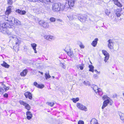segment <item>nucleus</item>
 Segmentation results:
<instances>
[{
  "mask_svg": "<svg viewBox=\"0 0 124 124\" xmlns=\"http://www.w3.org/2000/svg\"><path fill=\"white\" fill-rule=\"evenodd\" d=\"M56 20L58 21H59V22H62V20L61 19H58V18L56 19Z\"/></svg>",
  "mask_w": 124,
  "mask_h": 124,
  "instance_id": "603ef678",
  "label": "nucleus"
},
{
  "mask_svg": "<svg viewBox=\"0 0 124 124\" xmlns=\"http://www.w3.org/2000/svg\"><path fill=\"white\" fill-rule=\"evenodd\" d=\"M93 77L95 78H97L98 77V76L96 74H95L93 75Z\"/></svg>",
  "mask_w": 124,
  "mask_h": 124,
  "instance_id": "5fc2aeb1",
  "label": "nucleus"
},
{
  "mask_svg": "<svg viewBox=\"0 0 124 124\" xmlns=\"http://www.w3.org/2000/svg\"><path fill=\"white\" fill-rule=\"evenodd\" d=\"M107 42L108 43V47L111 49H113L114 42L112 40L109 39L108 40Z\"/></svg>",
  "mask_w": 124,
  "mask_h": 124,
  "instance_id": "6e6552de",
  "label": "nucleus"
},
{
  "mask_svg": "<svg viewBox=\"0 0 124 124\" xmlns=\"http://www.w3.org/2000/svg\"><path fill=\"white\" fill-rule=\"evenodd\" d=\"M42 26L44 28H48L49 27L48 24L47 23L45 22Z\"/></svg>",
  "mask_w": 124,
  "mask_h": 124,
  "instance_id": "c85d7f7f",
  "label": "nucleus"
},
{
  "mask_svg": "<svg viewBox=\"0 0 124 124\" xmlns=\"http://www.w3.org/2000/svg\"><path fill=\"white\" fill-rule=\"evenodd\" d=\"M56 19L54 17H51L49 19V20L51 22H54L55 21Z\"/></svg>",
  "mask_w": 124,
  "mask_h": 124,
  "instance_id": "f704fd0d",
  "label": "nucleus"
},
{
  "mask_svg": "<svg viewBox=\"0 0 124 124\" xmlns=\"http://www.w3.org/2000/svg\"><path fill=\"white\" fill-rule=\"evenodd\" d=\"M72 100L75 103L79 100V98H73Z\"/></svg>",
  "mask_w": 124,
  "mask_h": 124,
  "instance_id": "c9c22d12",
  "label": "nucleus"
},
{
  "mask_svg": "<svg viewBox=\"0 0 124 124\" xmlns=\"http://www.w3.org/2000/svg\"><path fill=\"white\" fill-rule=\"evenodd\" d=\"M81 44L79 45L80 47L81 48H84V46L83 44L81 42Z\"/></svg>",
  "mask_w": 124,
  "mask_h": 124,
  "instance_id": "a18cd8bd",
  "label": "nucleus"
},
{
  "mask_svg": "<svg viewBox=\"0 0 124 124\" xmlns=\"http://www.w3.org/2000/svg\"><path fill=\"white\" fill-rule=\"evenodd\" d=\"M27 118L29 120L31 119L32 116V115L31 112L29 111H27L26 113Z\"/></svg>",
  "mask_w": 124,
  "mask_h": 124,
  "instance_id": "9b49d317",
  "label": "nucleus"
},
{
  "mask_svg": "<svg viewBox=\"0 0 124 124\" xmlns=\"http://www.w3.org/2000/svg\"><path fill=\"white\" fill-rule=\"evenodd\" d=\"M108 97L107 95H104L103 96L102 99L103 100H105L106 99H107Z\"/></svg>",
  "mask_w": 124,
  "mask_h": 124,
  "instance_id": "09e8293b",
  "label": "nucleus"
},
{
  "mask_svg": "<svg viewBox=\"0 0 124 124\" xmlns=\"http://www.w3.org/2000/svg\"><path fill=\"white\" fill-rule=\"evenodd\" d=\"M1 65L3 67H5L6 68H8L9 67V65L8 64L6 63L5 62H3V64H1Z\"/></svg>",
  "mask_w": 124,
  "mask_h": 124,
  "instance_id": "bb28decb",
  "label": "nucleus"
},
{
  "mask_svg": "<svg viewBox=\"0 0 124 124\" xmlns=\"http://www.w3.org/2000/svg\"><path fill=\"white\" fill-rule=\"evenodd\" d=\"M84 122L81 120H79L78 121V124H84Z\"/></svg>",
  "mask_w": 124,
  "mask_h": 124,
  "instance_id": "49530a36",
  "label": "nucleus"
},
{
  "mask_svg": "<svg viewBox=\"0 0 124 124\" xmlns=\"http://www.w3.org/2000/svg\"><path fill=\"white\" fill-rule=\"evenodd\" d=\"M45 76L46 79H49L51 77V76L49 75V73H47V72L45 73Z\"/></svg>",
  "mask_w": 124,
  "mask_h": 124,
  "instance_id": "2f4dec72",
  "label": "nucleus"
},
{
  "mask_svg": "<svg viewBox=\"0 0 124 124\" xmlns=\"http://www.w3.org/2000/svg\"><path fill=\"white\" fill-rule=\"evenodd\" d=\"M91 124H98L97 121L95 119L93 118L91 121Z\"/></svg>",
  "mask_w": 124,
  "mask_h": 124,
  "instance_id": "4be33fe9",
  "label": "nucleus"
},
{
  "mask_svg": "<svg viewBox=\"0 0 124 124\" xmlns=\"http://www.w3.org/2000/svg\"><path fill=\"white\" fill-rule=\"evenodd\" d=\"M103 54L104 55L106 56H108V55H109L108 53L105 50H103L102 51Z\"/></svg>",
  "mask_w": 124,
  "mask_h": 124,
  "instance_id": "72a5a7b5",
  "label": "nucleus"
},
{
  "mask_svg": "<svg viewBox=\"0 0 124 124\" xmlns=\"http://www.w3.org/2000/svg\"><path fill=\"white\" fill-rule=\"evenodd\" d=\"M15 11L18 14L21 15H24L26 13V12L25 11L21 10L19 9L16 10Z\"/></svg>",
  "mask_w": 124,
  "mask_h": 124,
  "instance_id": "4468645a",
  "label": "nucleus"
},
{
  "mask_svg": "<svg viewBox=\"0 0 124 124\" xmlns=\"http://www.w3.org/2000/svg\"><path fill=\"white\" fill-rule=\"evenodd\" d=\"M53 78H54V76H53Z\"/></svg>",
  "mask_w": 124,
  "mask_h": 124,
  "instance_id": "680f3d73",
  "label": "nucleus"
},
{
  "mask_svg": "<svg viewBox=\"0 0 124 124\" xmlns=\"http://www.w3.org/2000/svg\"><path fill=\"white\" fill-rule=\"evenodd\" d=\"M119 115L122 121H124V113L120 112H119Z\"/></svg>",
  "mask_w": 124,
  "mask_h": 124,
  "instance_id": "5701e85b",
  "label": "nucleus"
},
{
  "mask_svg": "<svg viewBox=\"0 0 124 124\" xmlns=\"http://www.w3.org/2000/svg\"><path fill=\"white\" fill-rule=\"evenodd\" d=\"M31 46L33 49L34 53H37V51L36 50V47L37 46V44L35 43H32L31 44Z\"/></svg>",
  "mask_w": 124,
  "mask_h": 124,
  "instance_id": "6ab92c4d",
  "label": "nucleus"
},
{
  "mask_svg": "<svg viewBox=\"0 0 124 124\" xmlns=\"http://www.w3.org/2000/svg\"><path fill=\"white\" fill-rule=\"evenodd\" d=\"M7 21L15 25H21V22L20 21L13 16H11L9 17L8 18Z\"/></svg>",
  "mask_w": 124,
  "mask_h": 124,
  "instance_id": "f03ea898",
  "label": "nucleus"
},
{
  "mask_svg": "<svg viewBox=\"0 0 124 124\" xmlns=\"http://www.w3.org/2000/svg\"><path fill=\"white\" fill-rule=\"evenodd\" d=\"M108 102H109V100L108 99H107L104 101L103 105L102 107V109H104L107 106Z\"/></svg>",
  "mask_w": 124,
  "mask_h": 124,
  "instance_id": "f3484780",
  "label": "nucleus"
},
{
  "mask_svg": "<svg viewBox=\"0 0 124 124\" xmlns=\"http://www.w3.org/2000/svg\"><path fill=\"white\" fill-rule=\"evenodd\" d=\"M84 64H82V65H79V67L80 68V70H83V67Z\"/></svg>",
  "mask_w": 124,
  "mask_h": 124,
  "instance_id": "c03bdc74",
  "label": "nucleus"
},
{
  "mask_svg": "<svg viewBox=\"0 0 124 124\" xmlns=\"http://www.w3.org/2000/svg\"><path fill=\"white\" fill-rule=\"evenodd\" d=\"M87 16L85 15H79L78 16V19L81 22H85L87 18Z\"/></svg>",
  "mask_w": 124,
  "mask_h": 124,
  "instance_id": "423d86ee",
  "label": "nucleus"
},
{
  "mask_svg": "<svg viewBox=\"0 0 124 124\" xmlns=\"http://www.w3.org/2000/svg\"><path fill=\"white\" fill-rule=\"evenodd\" d=\"M105 13L106 15L108 16L110 13L109 10L108 9L106 10H105Z\"/></svg>",
  "mask_w": 124,
  "mask_h": 124,
  "instance_id": "37998d69",
  "label": "nucleus"
},
{
  "mask_svg": "<svg viewBox=\"0 0 124 124\" xmlns=\"http://www.w3.org/2000/svg\"><path fill=\"white\" fill-rule=\"evenodd\" d=\"M37 20L39 22V23L40 25H42V26L45 22L43 20H41L39 21V20L38 18H37Z\"/></svg>",
  "mask_w": 124,
  "mask_h": 124,
  "instance_id": "7c9ffc66",
  "label": "nucleus"
},
{
  "mask_svg": "<svg viewBox=\"0 0 124 124\" xmlns=\"http://www.w3.org/2000/svg\"><path fill=\"white\" fill-rule=\"evenodd\" d=\"M44 39L47 40H49V41H51L52 40L54 39H55L54 37L52 36L45 35L44 36Z\"/></svg>",
  "mask_w": 124,
  "mask_h": 124,
  "instance_id": "f8f14e48",
  "label": "nucleus"
},
{
  "mask_svg": "<svg viewBox=\"0 0 124 124\" xmlns=\"http://www.w3.org/2000/svg\"><path fill=\"white\" fill-rule=\"evenodd\" d=\"M26 98H28L30 100H31L32 98V95L30 92H26L24 94Z\"/></svg>",
  "mask_w": 124,
  "mask_h": 124,
  "instance_id": "9d476101",
  "label": "nucleus"
},
{
  "mask_svg": "<svg viewBox=\"0 0 124 124\" xmlns=\"http://www.w3.org/2000/svg\"><path fill=\"white\" fill-rule=\"evenodd\" d=\"M67 53L68 55L70 56L71 58L73 57L74 56V55L73 53L70 52H67Z\"/></svg>",
  "mask_w": 124,
  "mask_h": 124,
  "instance_id": "473e14b6",
  "label": "nucleus"
},
{
  "mask_svg": "<svg viewBox=\"0 0 124 124\" xmlns=\"http://www.w3.org/2000/svg\"><path fill=\"white\" fill-rule=\"evenodd\" d=\"M112 0L114 1V3L115 5L118 2V0Z\"/></svg>",
  "mask_w": 124,
  "mask_h": 124,
  "instance_id": "de8ad7c7",
  "label": "nucleus"
},
{
  "mask_svg": "<svg viewBox=\"0 0 124 124\" xmlns=\"http://www.w3.org/2000/svg\"><path fill=\"white\" fill-rule=\"evenodd\" d=\"M39 73H41V74L42 75H43V72H41L40 71H39Z\"/></svg>",
  "mask_w": 124,
  "mask_h": 124,
  "instance_id": "13d9d810",
  "label": "nucleus"
},
{
  "mask_svg": "<svg viewBox=\"0 0 124 124\" xmlns=\"http://www.w3.org/2000/svg\"><path fill=\"white\" fill-rule=\"evenodd\" d=\"M95 92L96 93H98L101 96H102L103 94L102 92L101 91V89H97V91H95Z\"/></svg>",
  "mask_w": 124,
  "mask_h": 124,
  "instance_id": "b1692460",
  "label": "nucleus"
},
{
  "mask_svg": "<svg viewBox=\"0 0 124 124\" xmlns=\"http://www.w3.org/2000/svg\"><path fill=\"white\" fill-rule=\"evenodd\" d=\"M67 17H68L69 20L71 21L76 18L77 16L71 13L70 15H68Z\"/></svg>",
  "mask_w": 124,
  "mask_h": 124,
  "instance_id": "ddd939ff",
  "label": "nucleus"
},
{
  "mask_svg": "<svg viewBox=\"0 0 124 124\" xmlns=\"http://www.w3.org/2000/svg\"><path fill=\"white\" fill-rule=\"evenodd\" d=\"M94 71H95V72H96V73H98L99 74H100V72H98V71L97 70H94Z\"/></svg>",
  "mask_w": 124,
  "mask_h": 124,
  "instance_id": "4d7b16f0",
  "label": "nucleus"
},
{
  "mask_svg": "<svg viewBox=\"0 0 124 124\" xmlns=\"http://www.w3.org/2000/svg\"><path fill=\"white\" fill-rule=\"evenodd\" d=\"M27 72V69H25L21 73L20 75L22 77H24L26 76Z\"/></svg>",
  "mask_w": 124,
  "mask_h": 124,
  "instance_id": "aec40b11",
  "label": "nucleus"
},
{
  "mask_svg": "<svg viewBox=\"0 0 124 124\" xmlns=\"http://www.w3.org/2000/svg\"><path fill=\"white\" fill-rule=\"evenodd\" d=\"M123 95L124 96V93H123Z\"/></svg>",
  "mask_w": 124,
  "mask_h": 124,
  "instance_id": "052dcab7",
  "label": "nucleus"
},
{
  "mask_svg": "<svg viewBox=\"0 0 124 124\" xmlns=\"http://www.w3.org/2000/svg\"><path fill=\"white\" fill-rule=\"evenodd\" d=\"M108 103L110 105H112V102H111V101H110L109 100V102H108Z\"/></svg>",
  "mask_w": 124,
  "mask_h": 124,
  "instance_id": "6e6d98bb",
  "label": "nucleus"
},
{
  "mask_svg": "<svg viewBox=\"0 0 124 124\" xmlns=\"http://www.w3.org/2000/svg\"><path fill=\"white\" fill-rule=\"evenodd\" d=\"M122 11V9L121 8L117 9L116 10L115 12L116 15L117 17H119L121 16L120 12Z\"/></svg>",
  "mask_w": 124,
  "mask_h": 124,
  "instance_id": "dca6fc26",
  "label": "nucleus"
},
{
  "mask_svg": "<svg viewBox=\"0 0 124 124\" xmlns=\"http://www.w3.org/2000/svg\"><path fill=\"white\" fill-rule=\"evenodd\" d=\"M44 87V85L43 84L39 85L38 84L37 86V87L39 88L42 89Z\"/></svg>",
  "mask_w": 124,
  "mask_h": 124,
  "instance_id": "e433bc0d",
  "label": "nucleus"
},
{
  "mask_svg": "<svg viewBox=\"0 0 124 124\" xmlns=\"http://www.w3.org/2000/svg\"><path fill=\"white\" fill-rule=\"evenodd\" d=\"M10 29L1 27V26H0V32L4 33H7L8 34H10L11 32L10 31Z\"/></svg>",
  "mask_w": 124,
  "mask_h": 124,
  "instance_id": "7ed1b4c3",
  "label": "nucleus"
},
{
  "mask_svg": "<svg viewBox=\"0 0 124 124\" xmlns=\"http://www.w3.org/2000/svg\"><path fill=\"white\" fill-rule=\"evenodd\" d=\"M39 0L43 3L47 4L49 2H51L50 0Z\"/></svg>",
  "mask_w": 124,
  "mask_h": 124,
  "instance_id": "a878e982",
  "label": "nucleus"
},
{
  "mask_svg": "<svg viewBox=\"0 0 124 124\" xmlns=\"http://www.w3.org/2000/svg\"><path fill=\"white\" fill-rule=\"evenodd\" d=\"M83 83L86 85L90 86L91 85L90 82L87 81H84Z\"/></svg>",
  "mask_w": 124,
  "mask_h": 124,
  "instance_id": "c756f323",
  "label": "nucleus"
},
{
  "mask_svg": "<svg viewBox=\"0 0 124 124\" xmlns=\"http://www.w3.org/2000/svg\"><path fill=\"white\" fill-rule=\"evenodd\" d=\"M65 7V5L60 3H55L52 5V9L54 11L58 12L59 11H62Z\"/></svg>",
  "mask_w": 124,
  "mask_h": 124,
  "instance_id": "f257e3e1",
  "label": "nucleus"
},
{
  "mask_svg": "<svg viewBox=\"0 0 124 124\" xmlns=\"http://www.w3.org/2000/svg\"><path fill=\"white\" fill-rule=\"evenodd\" d=\"M109 55H108V56H105V58L104 60V61L105 62H106L108 60L109 58Z\"/></svg>",
  "mask_w": 124,
  "mask_h": 124,
  "instance_id": "4c0bfd02",
  "label": "nucleus"
},
{
  "mask_svg": "<svg viewBox=\"0 0 124 124\" xmlns=\"http://www.w3.org/2000/svg\"><path fill=\"white\" fill-rule=\"evenodd\" d=\"M38 84L36 82H35L34 83V85L36 87H37V86H38Z\"/></svg>",
  "mask_w": 124,
  "mask_h": 124,
  "instance_id": "3c124183",
  "label": "nucleus"
},
{
  "mask_svg": "<svg viewBox=\"0 0 124 124\" xmlns=\"http://www.w3.org/2000/svg\"><path fill=\"white\" fill-rule=\"evenodd\" d=\"M13 27V25H10L9 23L7 22H5L2 24V26H1V27L3 28L5 27L8 28H9L10 29Z\"/></svg>",
  "mask_w": 124,
  "mask_h": 124,
  "instance_id": "1a4fd4ad",
  "label": "nucleus"
},
{
  "mask_svg": "<svg viewBox=\"0 0 124 124\" xmlns=\"http://www.w3.org/2000/svg\"><path fill=\"white\" fill-rule=\"evenodd\" d=\"M93 89L94 90L95 92V91H97V89H98L99 88H98L97 86L96 85H94L93 88Z\"/></svg>",
  "mask_w": 124,
  "mask_h": 124,
  "instance_id": "a19ab883",
  "label": "nucleus"
},
{
  "mask_svg": "<svg viewBox=\"0 0 124 124\" xmlns=\"http://www.w3.org/2000/svg\"><path fill=\"white\" fill-rule=\"evenodd\" d=\"M11 6H9L7 8L6 11V14L8 15L11 13Z\"/></svg>",
  "mask_w": 124,
  "mask_h": 124,
  "instance_id": "412c9836",
  "label": "nucleus"
},
{
  "mask_svg": "<svg viewBox=\"0 0 124 124\" xmlns=\"http://www.w3.org/2000/svg\"><path fill=\"white\" fill-rule=\"evenodd\" d=\"M29 1H32L31 0H28Z\"/></svg>",
  "mask_w": 124,
  "mask_h": 124,
  "instance_id": "bf43d9fd",
  "label": "nucleus"
},
{
  "mask_svg": "<svg viewBox=\"0 0 124 124\" xmlns=\"http://www.w3.org/2000/svg\"><path fill=\"white\" fill-rule=\"evenodd\" d=\"M13 39H14L16 41L15 44L17 46H18L19 45V44L20 43V41L18 40V39L16 37H12Z\"/></svg>",
  "mask_w": 124,
  "mask_h": 124,
  "instance_id": "cd10ccee",
  "label": "nucleus"
},
{
  "mask_svg": "<svg viewBox=\"0 0 124 124\" xmlns=\"http://www.w3.org/2000/svg\"><path fill=\"white\" fill-rule=\"evenodd\" d=\"M77 106L78 108L81 110H83L85 111H87L86 107L81 104L78 103L77 104Z\"/></svg>",
  "mask_w": 124,
  "mask_h": 124,
  "instance_id": "0eeeda50",
  "label": "nucleus"
},
{
  "mask_svg": "<svg viewBox=\"0 0 124 124\" xmlns=\"http://www.w3.org/2000/svg\"><path fill=\"white\" fill-rule=\"evenodd\" d=\"M98 40V39L97 38H96L91 43L92 45L94 47H95L96 46Z\"/></svg>",
  "mask_w": 124,
  "mask_h": 124,
  "instance_id": "a211bd4d",
  "label": "nucleus"
},
{
  "mask_svg": "<svg viewBox=\"0 0 124 124\" xmlns=\"http://www.w3.org/2000/svg\"><path fill=\"white\" fill-rule=\"evenodd\" d=\"M89 71H90L93 72L94 71V66L92 65H90L89 66Z\"/></svg>",
  "mask_w": 124,
  "mask_h": 124,
  "instance_id": "393cba45",
  "label": "nucleus"
},
{
  "mask_svg": "<svg viewBox=\"0 0 124 124\" xmlns=\"http://www.w3.org/2000/svg\"><path fill=\"white\" fill-rule=\"evenodd\" d=\"M12 4V0H8V5H11Z\"/></svg>",
  "mask_w": 124,
  "mask_h": 124,
  "instance_id": "79ce46f5",
  "label": "nucleus"
},
{
  "mask_svg": "<svg viewBox=\"0 0 124 124\" xmlns=\"http://www.w3.org/2000/svg\"><path fill=\"white\" fill-rule=\"evenodd\" d=\"M75 0H69L68 1V4L71 7H73L74 5Z\"/></svg>",
  "mask_w": 124,
  "mask_h": 124,
  "instance_id": "2eb2a0df",
  "label": "nucleus"
},
{
  "mask_svg": "<svg viewBox=\"0 0 124 124\" xmlns=\"http://www.w3.org/2000/svg\"><path fill=\"white\" fill-rule=\"evenodd\" d=\"M115 5L119 7H121L122 6V5L119 1Z\"/></svg>",
  "mask_w": 124,
  "mask_h": 124,
  "instance_id": "ea45409f",
  "label": "nucleus"
},
{
  "mask_svg": "<svg viewBox=\"0 0 124 124\" xmlns=\"http://www.w3.org/2000/svg\"><path fill=\"white\" fill-rule=\"evenodd\" d=\"M3 87H1L0 86V94H2L3 93L8 90L9 89V87H8L6 86L4 84L2 85Z\"/></svg>",
  "mask_w": 124,
  "mask_h": 124,
  "instance_id": "39448f33",
  "label": "nucleus"
},
{
  "mask_svg": "<svg viewBox=\"0 0 124 124\" xmlns=\"http://www.w3.org/2000/svg\"><path fill=\"white\" fill-rule=\"evenodd\" d=\"M19 103L21 105H23L25 106V109L28 110H29L31 109V106L30 105L26 102H25L22 100H20Z\"/></svg>",
  "mask_w": 124,
  "mask_h": 124,
  "instance_id": "20e7f679",
  "label": "nucleus"
},
{
  "mask_svg": "<svg viewBox=\"0 0 124 124\" xmlns=\"http://www.w3.org/2000/svg\"><path fill=\"white\" fill-rule=\"evenodd\" d=\"M3 96L7 98L8 96V95L7 93H5L4 94Z\"/></svg>",
  "mask_w": 124,
  "mask_h": 124,
  "instance_id": "8fccbe9b",
  "label": "nucleus"
},
{
  "mask_svg": "<svg viewBox=\"0 0 124 124\" xmlns=\"http://www.w3.org/2000/svg\"><path fill=\"white\" fill-rule=\"evenodd\" d=\"M61 66L63 69H65L66 68L65 66L62 63L61 65Z\"/></svg>",
  "mask_w": 124,
  "mask_h": 124,
  "instance_id": "864d4df0",
  "label": "nucleus"
},
{
  "mask_svg": "<svg viewBox=\"0 0 124 124\" xmlns=\"http://www.w3.org/2000/svg\"><path fill=\"white\" fill-rule=\"evenodd\" d=\"M48 105L51 107H52L54 104V103L53 102H47Z\"/></svg>",
  "mask_w": 124,
  "mask_h": 124,
  "instance_id": "58836bf2",
  "label": "nucleus"
}]
</instances>
